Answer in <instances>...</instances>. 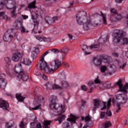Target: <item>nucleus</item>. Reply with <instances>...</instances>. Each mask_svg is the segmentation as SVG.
<instances>
[{
    "label": "nucleus",
    "mask_w": 128,
    "mask_h": 128,
    "mask_svg": "<svg viewBox=\"0 0 128 128\" xmlns=\"http://www.w3.org/2000/svg\"><path fill=\"white\" fill-rule=\"evenodd\" d=\"M110 57L108 56H104L100 58V59H98V58H93V62L96 66H100L102 64V61L104 62V64H110Z\"/></svg>",
    "instance_id": "11"
},
{
    "label": "nucleus",
    "mask_w": 128,
    "mask_h": 128,
    "mask_svg": "<svg viewBox=\"0 0 128 128\" xmlns=\"http://www.w3.org/2000/svg\"><path fill=\"white\" fill-rule=\"evenodd\" d=\"M58 78H59L61 82L62 80H66V72H64V71H62L58 74Z\"/></svg>",
    "instance_id": "23"
},
{
    "label": "nucleus",
    "mask_w": 128,
    "mask_h": 128,
    "mask_svg": "<svg viewBox=\"0 0 128 128\" xmlns=\"http://www.w3.org/2000/svg\"><path fill=\"white\" fill-rule=\"evenodd\" d=\"M26 124L24 122V120L20 122V128H26Z\"/></svg>",
    "instance_id": "40"
},
{
    "label": "nucleus",
    "mask_w": 128,
    "mask_h": 128,
    "mask_svg": "<svg viewBox=\"0 0 128 128\" xmlns=\"http://www.w3.org/2000/svg\"><path fill=\"white\" fill-rule=\"evenodd\" d=\"M100 16L102 18L103 22L104 24H106V14L102 13L101 12Z\"/></svg>",
    "instance_id": "34"
},
{
    "label": "nucleus",
    "mask_w": 128,
    "mask_h": 128,
    "mask_svg": "<svg viewBox=\"0 0 128 128\" xmlns=\"http://www.w3.org/2000/svg\"><path fill=\"white\" fill-rule=\"evenodd\" d=\"M106 116V113L104 112H102L100 114V118H104Z\"/></svg>",
    "instance_id": "48"
},
{
    "label": "nucleus",
    "mask_w": 128,
    "mask_h": 128,
    "mask_svg": "<svg viewBox=\"0 0 128 128\" xmlns=\"http://www.w3.org/2000/svg\"><path fill=\"white\" fill-rule=\"evenodd\" d=\"M18 31L16 29L8 30V32H6L3 36V40L4 42H10L12 38L16 36Z\"/></svg>",
    "instance_id": "9"
},
{
    "label": "nucleus",
    "mask_w": 128,
    "mask_h": 128,
    "mask_svg": "<svg viewBox=\"0 0 128 128\" xmlns=\"http://www.w3.org/2000/svg\"><path fill=\"white\" fill-rule=\"evenodd\" d=\"M116 84H117L119 86L120 90L124 94H126L128 91L126 90L128 88V84H126L124 86H122V80L118 81Z\"/></svg>",
    "instance_id": "13"
},
{
    "label": "nucleus",
    "mask_w": 128,
    "mask_h": 128,
    "mask_svg": "<svg viewBox=\"0 0 128 128\" xmlns=\"http://www.w3.org/2000/svg\"><path fill=\"white\" fill-rule=\"evenodd\" d=\"M18 76V78H21L24 82H26L28 80V74L24 72V71L19 74Z\"/></svg>",
    "instance_id": "20"
},
{
    "label": "nucleus",
    "mask_w": 128,
    "mask_h": 128,
    "mask_svg": "<svg viewBox=\"0 0 128 128\" xmlns=\"http://www.w3.org/2000/svg\"><path fill=\"white\" fill-rule=\"evenodd\" d=\"M82 90H84V92H88V86L85 85H82L81 86Z\"/></svg>",
    "instance_id": "42"
},
{
    "label": "nucleus",
    "mask_w": 128,
    "mask_h": 128,
    "mask_svg": "<svg viewBox=\"0 0 128 128\" xmlns=\"http://www.w3.org/2000/svg\"><path fill=\"white\" fill-rule=\"evenodd\" d=\"M125 18H126V20L128 24V14Z\"/></svg>",
    "instance_id": "58"
},
{
    "label": "nucleus",
    "mask_w": 128,
    "mask_h": 128,
    "mask_svg": "<svg viewBox=\"0 0 128 128\" xmlns=\"http://www.w3.org/2000/svg\"><path fill=\"white\" fill-rule=\"evenodd\" d=\"M22 54L18 52V50H16L13 54L12 60L13 62H18L20 58H22Z\"/></svg>",
    "instance_id": "17"
},
{
    "label": "nucleus",
    "mask_w": 128,
    "mask_h": 128,
    "mask_svg": "<svg viewBox=\"0 0 128 128\" xmlns=\"http://www.w3.org/2000/svg\"><path fill=\"white\" fill-rule=\"evenodd\" d=\"M80 126L82 128V124H80Z\"/></svg>",
    "instance_id": "61"
},
{
    "label": "nucleus",
    "mask_w": 128,
    "mask_h": 128,
    "mask_svg": "<svg viewBox=\"0 0 128 128\" xmlns=\"http://www.w3.org/2000/svg\"><path fill=\"white\" fill-rule=\"evenodd\" d=\"M9 106L10 104H8V101L2 99V98H0V108H1L5 110H8Z\"/></svg>",
    "instance_id": "15"
},
{
    "label": "nucleus",
    "mask_w": 128,
    "mask_h": 128,
    "mask_svg": "<svg viewBox=\"0 0 128 128\" xmlns=\"http://www.w3.org/2000/svg\"><path fill=\"white\" fill-rule=\"evenodd\" d=\"M14 72L15 74H16L18 76L20 74V72H24V69L22 68L21 64H19L17 66H15L14 68Z\"/></svg>",
    "instance_id": "19"
},
{
    "label": "nucleus",
    "mask_w": 128,
    "mask_h": 128,
    "mask_svg": "<svg viewBox=\"0 0 128 128\" xmlns=\"http://www.w3.org/2000/svg\"><path fill=\"white\" fill-rule=\"evenodd\" d=\"M116 14L117 15L116 17L114 18L112 16L110 18V20L112 22H118V20H121L122 19V14L117 13Z\"/></svg>",
    "instance_id": "18"
},
{
    "label": "nucleus",
    "mask_w": 128,
    "mask_h": 128,
    "mask_svg": "<svg viewBox=\"0 0 128 128\" xmlns=\"http://www.w3.org/2000/svg\"><path fill=\"white\" fill-rule=\"evenodd\" d=\"M16 98L18 100V102H24V98H26V97L16 96Z\"/></svg>",
    "instance_id": "41"
},
{
    "label": "nucleus",
    "mask_w": 128,
    "mask_h": 128,
    "mask_svg": "<svg viewBox=\"0 0 128 128\" xmlns=\"http://www.w3.org/2000/svg\"><path fill=\"white\" fill-rule=\"evenodd\" d=\"M52 123L51 121L45 120L43 123V128H50L49 126H50V124Z\"/></svg>",
    "instance_id": "29"
},
{
    "label": "nucleus",
    "mask_w": 128,
    "mask_h": 128,
    "mask_svg": "<svg viewBox=\"0 0 128 128\" xmlns=\"http://www.w3.org/2000/svg\"><path fill=\"white\" fill-rule=\"evenodd\" d=\"M40 76L44 80H48V76L44 74H40Z\"/></svg>",
    "instance_id": "47"
},
{
    "label": "nucleus",
    "mask_w": 128,
    "mask_h": 128,
    "mask_svg": "<svg viewBox=\"0 0 128 128\" xmlns=\"http://www.w3.org/2000/svg\"><path fill=\"white\" fill-rule=\"evenodd\" d=\"M22 62L26 66H30V64H32V61H30V59L28 58H24Z\"/></svg>",
    "instance_id": "30"
},
{
    "label": "nucleus",
    "mask_w": 128,
    "mask_h": 128,
    "mask_svg": "<svg viewBox=\"0 0 128 128\" xmlns=\"http://www.w3.org/2000/svg\"><path fill=\"white\" fill-rule=\"evenodd\" d=\"M71 118H69L67 119V120H68V122H76V117L73 116L72 114L70 115Z\"/></svg>",
    "instance_id": "33"
},
{
    "label": "nucleus",
    "mask_w": 128,
    "mask_h": 128,
    "mask_svg": "<svg viewBox=\"0 0 128 128\" xmlns=\"http://www.w3.org/2000/svg\"><path fill=\"white\" fill-rule=\"evenodd\" d=\"M88 84L89 86H90V90L88 92H92V90L96 88V84L93 82V81L90 80L88 82Z\"/></svg>",
    "instance_id": "24"
},
{
    "label": "nucleus",
    "mask_w": 128,
    "mask_h": 128,
    "mask_svg": "<svg viewBox=\"0 0 128 128\" xmlns=\"http://www.w3.org/2000/svg\"><path fill=\"white\" fill-rule=\"evenodd\" d=\"M116 71V67L114 64H110L108 70V72L105 76H112Z\"/></svg>",
    "instance_id": "14"
},
{
    "label": "nucleus",
    "mask_w": 128,
    "mask_h": 128,
    "mask_svg": "<svg viewBox=\"0 0 128 128\" xmlns=\"http://www.w3.org/2000/svg\"><path fill=\"white\" fill-rule=\"evenodd\" d=\"M22 16L24 20H26V19L28 18V16H26V15H22Z\"/></svg>",
    "instance_id": "52"
},
{
    "label": "nucleus",
    "mask_w": 128,
    "mask_h": 128,
    "mask_svg": "<svg viewBox=\"0 0 128 128\" xmlns=\"http://www.w3.org/2000/svg\"><path fill=\"white\" fill-rule=\"evenodd\" d=\"M12 124L10 122H6V128H12Z\"/></svg>",
    "instance_id": "43"
},
{
    "label": "nucleus",
    "mask_w": 128,
    "mask_h": 128,
    "mask_svg": "<svg viewBox=\"0 0 128 128\" xmlns=\"http://www.w3.org/2000/svg\"><path fill=\"white\" fill-rule=\"evenodd\" d=\"M108 70V67H106V66H101L100 68V70L101 72H102L103 74H104V72H106Z\"/></svg>",
    "instance_id": "35"
},
{
    "label": "nucleus",
    "mask_w": 128,
    "mask_h": 128,
    "mask_svg": "<svg viewBox=\"0 0 128 128\" xmlns=\"http://www.w3.org/2000/svg\"><path fill=\"white\" fill-rule=\"evenodd\" d=\"M112 86V84L110 82H105L103 84H100V88L102 90H106V88H110V86Z\"/></svg>",
    "instance_id": "21"
},
{
    "label": "nucleus",
    "mask_w": 128,
    "mask_h": 128,
    "mask_svg": "<svg viewBox=\"0 0 128 128\" xmlns=\"http://www.w3.org/2000/svg\"><path fill=\"white\" fill-rule=\"evenodd\" d=\"M110 38V36L108 35L106 36L104 38H100L98 40V42L100 44H104L106 42L108 41V40Z\"/></svg>",
    "instance_id": "28"
},
{
    "label": "nucleus",
    "mask_w": 128,
    "mask_h": 128,
    "mask_svg": "<svg viewBox=\"0 0 128 128\" xmlns=\"http://www.w3.org/2000/svg\"><path fill=\"white\" fill-rule=\"evenodd\" d=\"M90 116H88L84 118V116L82 117V120H84V122H86L87 123L86 124V126H84L82 128H88V126H90V125L88 124V122H90Z\"/></svg>",
    "instance_id": "22"
},
{
    "label": "nucleus",
    "mask_w": 128,
    "mask_h": 128,
    "mask_svg": "<svg viewBox=\"0 0 128 128\" xmlns=\"http://www.w3.org/2000/svg\"><path fill=\"white\" fill-rule=\"evenodd\" d=\"M20 30L22 34H28V30H26V28L23 26H22V25L20 26Z\"/></svg>",
    "instance_id": "36"
},
{
    "label": "nucleus",
    "mask_w": 128,
    "mask_h": 128,
    "mask_svg": "<svg viewBox=\"0 0 128 128\" xmlns=\"http://www.w3.org/2000/svg\"><path fill=\"white\" fill-rule=\"evenodd\" d=\"M48 54V51L46 52L40 58V64H37V68H40V70L43 72H44L48 66V63L44 60V57Z\"/></svg>",
    "instance_id": "8"
},
{
    "label": "nucleus",
    "mask_w": 128,
    "mask_h": 128,
    "mask_svg": "<svg viewBox=\"0 0 128 128\" xmlns=\"http://www.w3.org/2000/svg\"><path fill=\"white\" fill-rule=\"evenodd\" d=\"M70 6H74V2H72L71 4H70Z\"/></svg>",
    "instance_id": "59"
},
{
    "label": "nucleus",
    "mask_w": 128,
    "mask_h": 128,
    "mask_svg": "<svg viewBox=\"0 0 128 128\" xmlns=\"http://www.w3.org/2000/svg\"><path fill=\"white\" fill-rule=\"evenodd\" d=\"M54 68H50L48 67V66L46 68V70L44 71V72L48 74H54L58 70V68H60V66H62V62L58 60V59H56L54 62Z\"/></svg>",
    "instance_id": "10"
},
{
    "label": "nucleus",
    "mask_w": 128,
    "mask_h": 128,
    "mask_svg": "<svg viewBox=\"0 0 128 128\" xmlns=\"http://www.w3.org/2000/svg\"><path fill=\"white\" fill-rule=\"evenodd\" d=\"M62 82V86L60 85L54 84H50L48 82H47L46 84H44V88L46 90H62V88H66L68 86V82L63 80Z\"/></svg>",
    "instance_id": "7"
},
{
    "label": "nucleus",
    "mask_w": 128,
    "mask_h": 128,
    "mask_svg": "<svg viewBox=\"0 0 128 128\" xmlns=\"http://www.w3.org/2000/svg\"><path fill=\"white\" fill-rule=\"evenodd\" d=\"M126 61H125L122 65H120L119 64V68H122V70H124V68L126 67Z\"/></svg>",
    "instance_id": "46"
},
{
    "label": "nucleus",
    "mask_w": 128,
    "mask_h": 128,
    "mask_svg": "<svg viewBox=\"0 0 128 128\" xmlns=\"http://www.w3.org/2000/svg\"><path fill=\"white\" fill-rule=\"evenodd\" d=\"M19 24H20V23H19Z\"/></svg>",
    "instance_id": "63"
},
{
    "label": "nucleus",
    "mask_w": 128,
    "mask_h": 128,
    "mask_svg": "<svg viewBox=\"0 0 128 128\" xmlns=\"http://www.w3.org/2000/svg\"><path fill=\"white\" fill-rule=\"evenodd\" d=\"M94 82L96 84H100V82H102V81L98 78V76L96 79L94 80Z\"/></svg>",
    "instance_id": "44"
},
{
    "label": "nucleus",
    "mask_w": 128,
    "mask_h": 128,
    "mask_svg": "<svg viewBox=\"0 0 128 128\" xmlns=\"http://www.w3.org/2000/svg\"><path fill=\"white\" fill-rule=\"evenodd\" d=\"M86 104V102L85 100L82 101V106H84V104Z\"/></svg>",
    "instance_id": "54"
},
{
    "label": "nucleus",
    "mask_w": 128,
    "mask_h": 128,
    "mask_svg": "<svg viewBox=\"0 0 128 128\" xmlns=\"http://www.w3.org/2000/svg\"><path fill=\"white\" fill-rule=\"evenodd\" d=\"M56 97L50 98V108L53 112H58V114H60L58 119L56 120H58L59 124H60L62 122V120L66 118V116L62 114L64 112V106L62 104L59 106L56 104Z\"/></svg>",
    "instance_id": "4"
},
{
    "label": "nucleus",
    "mask_w": 128,
    "mask_h": 128,
    "mask_svg": "<svg viewBox=\"0 0 128 128\" xmlns=\"http://www.w3.org/2000/svg\"><path fill=\"white\" fill-rule=\"evenodd\" d=\"M6 86V82H4V77L0 75V87L2 86Z\"/></svg>",
    "instance_id": "31"
},
{
    "label": "nucleus",
    "mask_w": 128,
    "mask_h": 128,
    "mask_svg": "<svg viewBox=\"0 0 128 128\" xmlns=\"http://www.w3.org/2000/svg\"><path fill=\"white\" fill-rule=\"evenodd\" d=\"M36 1L34 0L32 2L30 3L28 5V8L33 10H30L32 16V20H33L34 28L32 32V34H42V32L40 31L38 28V26L40 25V22L38 20V12L34 8H36Z\"/></svg>",
    "instance_id": "3"
},
{
    "label": "nucleus",
    "mask_w": 128,
    "mask_h": 128,
    "mask_svg": "<svg viewBox=\"0 0 128 128\" xmlns=\"http://www.w3.org/2000/svg\"><path fill=\"white\" fill-rule=\"evenodd\" d=\"M16 96H22V94L17 93V94H16Z\"/></svg>",
    "instance_id": "56"
},
{
    "label": "nucleus",
    "mask_w": 128,
    "mask_h": 128,
    "mask_svg": "<svg viewBox=\"0 0 128 128\" xmlns=\"http://www.w3.org/2000/svg\"><path fill=\"white\" fill-rule=\"evenodd\" d=\"M110 12H111V14L112 16H116L118 13L116 12V9L114 8H112V9L110 10Z\"/></svg>",
    "instance_id": "39"
},
{
    "label": "nucleus",
    "mask_w": 128,
    "mask_h": 128,
    "mask_svg": "<svg viewBox=\"0 0 128 128\" xmlns=\"http://www.w3.org/2000/svg\"><path fill=\"white\" fill-rule=\"evenodd\" d=\"M113 43L118 44L120 46L122 44H128V38L124 37V32L120 30H115V33L113 34Z\"/></svg>",
    "instance_id": "5"
},
{
    "label": "nucleus",
    "mask_w": 128,
    "mask_h": 128,
    "mask_svg": "<svg viewBox=\"0 0 128 128\" xmlns=\"http://www.w3.org/2000/svg\"><path fill=\"white\" fill-rule=\"evenodd\" d=\"M34 52L35 54H38V52H40V50H38V48H36Z\"/></svg>",
    "instance_id": "50"
},
{
    "label": "nucleus",
    "mask_w": 128,
    "mask_h": 128,
    "mask_svg": "<svg viewBox=\"0 0 128 128\" xmlns=\"http://www.w3.org/2000/svg\"><path fill=\"white\" fill-rule=\"evenodd\" d=\"M4 62H5V64H8L10 66V58L6 57L4 58Z\"/></svg>",
    "instance_id": "38"
},
{
    "label": "nucleus",
    "mask_w": 128,
    "mask_h": 128,
    "mask_svg": "<svg viewBox=\"0 0 128 128\" xmlns=\"http://www.w3.org/2000/svg\"><path fill=\"white\" fill-rule=\"evenodd\" d=\"M36 104L35 108H32V110H40L42 108V102H44V98L42 97H37L36 100Z\"/></svg>",
    "instance_id": "12"
},
{
    "label": "nucleus",
    "mask_w": 128,
    "mask_h": 128,
    "mask_svg": "<svg viewBox=\"0 0 128 128\" xmlns=\"http://www.w3.org/2000/svg\"><path fill=\"white\" fill-rule=\"evenodd\" d=\"M68 50H70V49H68V48L63 47L60 48V52H62V54H68Z\"/></svg>",
    "instance_id": "32"
},
{
    "label": "nucleus",
    "mask_w": 128,
    "mask_h": 128,
    "mask_svg": "<svg viewBox=\"0 0 128 128\" xmlns=\"http://www.w3.org/2000/svg\"><path fill=\"white\" fill-rule=\"evenodd\" d=\"M126 100H128L127 96H115L113 98H110L107 102L106 104V102H102L100 99H94V104L92 110L94 112V114H96V110L98 108H100V106L103 104V108H101V110H106V108L107 110L106 112L107 116H112V111L109 110L111 106L110 102H112L113 104L116 106V112H120V105L126 104Z\"/></svg>",
    "instance_id": "1"
},
{
    "label": "nucleus",
    "mask_w": 128,
    "mask_h": 128,
    "mask_svg": "<svg viewBox=\"0 0 128 128\" xmlns=\"http://www.w3.org/2000/svg\"><path fill=\"white\" fill-rule=\"evenodd\" d=\"M8 96H10L12 95L10 94H8Z\"/></svg>",
    "instance_id": "60"
},
{
    "label": "nucleus",
    "mask_w": 128,
    "mask_h": 128,
    "mask_svg": "<svg viewBox=\"0 0 128 128\" xmlns=\"http://www.w3.org/2000/svg\"><path fill=\"white\" fill-rule=\"evenodd\" d=\"M81 48L82 50L85 52V54L88 56V54H90V52L88 51V48L86 45L83 44L81 46Z\"/></svg>",
    "instance_id": "25"
},
{
    "label": "nucleus",
    "mask_w": 128,
    "mask_h": 128,
    "mask_svg": "<svg viewBox=\"0 0 128 128\" xmlns=\"http://www.w3.org/2000/svg\"><path fill=\"white\" fill-rule=\"evenodd\" d=\"M112 56H114L115 58H118V54L116 52H113L112 53Z\"/></svg>",
    "instance_id": "49"
},
{
    "label": "nucleus",
    "mask_w": 128,
    "mask_h": 128,
    "mask_svg": "<svg viewBox=\"0 0 128 128\" xmlns=\"http://www.w3.org/2000/svg\"><path fill=\"white\" fill-rule=\"evenodd\" d=\"M6 4V8L8 10H13L11 12V16L14 18H16L17 14L16 13V4L14 0H0V10H2ZM0 18L2 20H10V18L6 14V12H0Z\"/></svg>",
    "instance_id": "2"
},
{
    "label": "nucleus",
    "mask_w": 128,
    "mask_h": 128,
    "mask_svg": "<svg viewBox=\"0 0 128 128\" xmlns=\"http://www.w3.org/2000/svg\"><path fill=\"white\" fill-rule=\"evenodd\" d=\"M100 48V44H94L90 46L89 50H92V48Z\"/></svg>",
    "instance_id": "45"
},
{
    "label": "nucleus",
    "mask_w": 128,
    "mask_h": 128,
    "mask_svg": "<svg viewBox=\"0 0 128 128\" xmlns=\"http://www.w3.org/2000/svg\"><path fill=\"white\" fill-rule=\"evenodd\" d=\"M30 124V128H42V124L40 122H32Z\"/></svg>",
    "instance_id": "26"
},
{
    "label": "nucleus",
    "mask_w": 128,
    "mask_h": 128,
    "mask_svg": "<svg viewBox=\"0 0 128 128\" xmlns=\"http://www.w3.org/2000/svg\"><path fill=\"white\" fill-rule=\"evenodd\" d=\"M68 36L70 40H72V34H68Z\"/></svg>",
    "instance_id": "55"
},
{
    "label": "nucleus",
    "mask_w": 128,
    "mask_h": 128,
    "mask_svg": "<svg viewBox=\"0 0 128 128\" xmlns=\"http://www.w3.org/2000/svg\"><path fill=\"white\" fill-rule=\"evenodd\" d=\"M92 0V2H94V0Z\"/></svg>",
    "instance_id": "62"
},
{
    "label": "nucleus",
    "mask_w": 128,
    "mask_h": 128,
    "mask_svg": "<svg viewBox=\"0 0 128 128\" xmlns=\"http://www.w3.org/2000/svg\"><path fill=\"white\" fill-rule=\"evenodd\" d=\"M47 52H48V54L49 52H52V54H58V52H60L58 50L56 49V48H53V49L48 50Z\"/></svg>",
    "instance_id": "37"
},
{
    "label": "nucleus",
    "mask_w": 128,
    "mask_h": 128,
    "mask_svg": "<svg viewBox=\"0 0 128 128\" xmlns=\"http://www.w3.org/2000/svg\"><path fill=\"white\" fill-rule=\"evenodd\" d=\"M82 14H86V12L84 11L80 12L78 13L77 16H76V18L77 20V22L78 24H83L84 22L80 21V16H82ZM86 22L83 24V28L84 30H88L90 28V26H92V21L90 18L88 17H86Z\"/></svg>",
    "instance_id": "6"
},
{
    "label": "nucleus",
    "mask_w": 128,
    "mask_h": 128,
    "mask_svg": "<svg viewBox=\"0 0 128 128\" xmlns=\"http://www.w3.org/2000/svg\"><path fill=\"white\" fill-rule=\"evenodd\" d=\"M125 56L128 58V50L125 52Z\"/></svg>",
    "instance_id": "57"
},
{
    "label": "nucleus",
    "mask_w": 128,
    "mask_h": 128,
    "mask_svg": "<svg viewBox=\"0 0 128 128\" xmlns=\"http://www.w3.org/2000/svg\"><path fill=\"white\" fill-rule=\"evenodd\" d=\"M116 2H117V4H121V2H122V0H114Z\"/></svg>",
    "instance_id": "53"
},
{
    "label": "nucleus",
    "mask_w": 128,
    "mask_h": 128,
    "mask_svg": "<svg viewBox=\"0 0 128 128\" xmlns=\"http://www.w3.org/2000/svg\"><path fill=\"white\" fill-rule=\"evenodd\" d=\"M64 66L66 68H70V64H68L67 62H64Z\"/></svg>",
    "instance_id": "51"
},
{
    "label": "nucleus",
    "mask_w": 128,
    "mask_h": 128,
    "mask_svg": "<svg viewBox=\"0 0 128 128\" xmlns=\"http://www.w3.org/2000/svg\"><path fill=\"white\" fill-rule=\"evenodd\" d=\"M66 102H68V100H66Z\"/></svg>",
    "instance_id": "64"
},
{
    "label": "nucleus",
    "mask_w": 128,
    "mask_h": 128,
    "mask_svg": "<svg viewBox=\"0 0 128 128\" xmlns=\"http://www.w3.org/2000/svg\"><path fill=\"white\" fill-rule=\"evenodd\" d=\"M36 38L39 42H48V38H46L44 36H35Z\"/></svg>",
    "instance_id": "27"
},
{
    "label": "nucleus",
    "mask_w": 128,
    "mask_h": 128,
    "mask_svg": "<svg viewBox=\"0 0 128 128\" xmlns=\"http://www.w3.org/2000/svg\"><path fill=\"white\" fill-rule=\"evenodd\" d=\"M45 22L48 24L50 25L52 24H54L56 20H58V16H54L52 18H51L50 17L48 16H46L45 17Z\"/></svg>",
    "instance_id": "16"
}]
</instances>
